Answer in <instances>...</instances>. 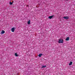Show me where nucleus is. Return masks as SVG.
Segmentation results:
<instances>
[{"mask_svg":"<svg viewBox=\"0 0 75 75\" xmlns=\"http://www.w3.org/2000/svg\"><path fill=\"white\" fill-rule=\"evenodd\" d=\"M58 42L59 43H63L64 42V40L62 39H60L59 40Z\"/></svg>","mask_w":75,"mask_h":75,"instance_id":"nucleus-1","label":"nucleus"},{"mask_svg":"<svg viewBox=\"0 0 75 75\" xmlns=\"http://www.w3.org/2000/svg\"><path fill=\"white\" fill-rule=\"evenodd\" d=\"M69 65H72V62H70V63L69 64Z\"/></svg>","mask_w":75,"mask_h":75,"instance_id":"nucleus-7","label":"nucleus"},{"mask_svg":"<svg viewBox=\"0 0 75 75\" xmlns=\"http://www.w3.org/2000/svg\"><path fill=\"white\" fill-rule=\"evenodd\" d=\"M42 55V53H40V54H39L38 55V56L39 57H41V56Z\"/></svg>","mask_w":75,"mask_h":75,"instance_id":"nucleus-8","label":"nucleus"},{"mask_svg":"<svg viewBox=\"0 0 75 75\" xmlns=\"http://www.w3.org/2000/svg\"><path fill=\"white\" fill-rule=\"evenodd\" d=\"M17 75H19L18 74H17Z\"/></svg>","mask_w":75,"mask_h":75,"instance_id":"nucleus-13","label":"nucleus"},{"mask_svg":"<svg viewBox=\"0 0 75 75\" xmlns=\"http://www.w3.org/2000/svg\"><path fill=\"white\" fill-rule=\"evenodd\" d=\"M30 22H31V21H30V20H29V21L28 22V24H30Z\"/></svg>","mask_w":75,"mask_h":75,"instance_id":"nucleus-10","label":"nucleus"},{"mask_svg":"<svg viewBox=\"0 0 75 75\" xmlns=\"http://www.w3.org/2000/svg\"><path fill=\"white\" fill-rule=\"evenodd\" d=\"M4 33H5V31H4V30H2L1 34H4Z\"/></svg>","mask_w":75,"mask_h":75,"instance_id":"nucleus-4","label":"nucleus"},{"mask_svg":"<svg viewBox=\"0 0 75 75\" xmlns=\"http://www.w3.org/2000/svg\"><path fill=\"white\" fill-rule=\"evenodd\" d=\"M12 3H13V1H12Z\"/></svg>","mask_w":75,"mask_h":75,"instance_id":"nucleus-14","label":"nucleus"},{"mask_svg":"<svg viewBox=\"0 0 75 75\" xmlns=\"http://www.w3.org/2000/svg\"><path fill=\"white\" fill-rule=\"evenodd\" d=\"M46 67V65L42 66V68H45Z\"/></svg>","mask_w":75,"mask_h":75,"instance_id":"nucleus-11","label":"nucleus"},{"mask_svg":"<svg viewBox=\"0 0 75 75\" xmlns=\"http://www.w3.org/2000/svg\"><path fill=\"white\" fill-rule=\"evenodd\" d=\"M14 30H15V28H12L11 29V31L12 32H14Z\"/></svg>","mask_w":75,"mask_h":75,"instance_id":"nucleus-2","label":"nucleus"},{"mask_svg":"<svg viewBox=\"0 0 75 75\" xmlns=\"http://www.w3.org/2000/svg\"><path fill=\"white\" fill-rule=\"evenodd\" d=\"M15 55L16 57H18V54H17V53H15Z\"/></svg>","mask_w":75,"mask_h":75,"instance_id":"nucleus-9","label":"nucleus"},{"mask_svg":"<svg viewBox=\"0 0 75 75\" xmlns=\"http://www.w3.org/2000/svg\"><path fill=\"white\" fill-rule=\"evenodd\" d=\"M63 18L67 20V19H68V18H69L68 16H65L63 17Z\"/></svg>","mask_w":75,"mask_h":75,"instance_id":"nucleus-3","label":"nucleus"},{"mask_svg":"<svg viewBox=\"0 0 75 75\" xmlns=\"http://www.w3.org/2000/svg\"><path fill=\"white\" fill-rule=\"evenodd\" d=\"M69 37H67V38H66V39H65L66 41H69Z\"/></svg>","mask_w":75,"mask_h":75,"instance_id":"nucleus-6","label":"nucleus"},{"mask_svg":"<svg viewBox=\"0 0 75 75\" xmlns=\"http://www.w3.org/2000/svg\"><path fill=\"white\" fill-rule=\"evenodd\" d=\"M53 17H54V16H49L48 17V18H49V19H51Z\"/></svg>","mask_w":75,"mask_h":75,"instance_id":"nucleus-5","label":"nucleus"},{"mask_svg":"<svg viewBox=\"0 0 75 75\" xmlns=\"http://www.w3.org/2000/svg\"><path fill=\"white\" fill-rule=\"evenodd\" d=\"M9 4H10V5H12V4H13V2H10Z\"/></svg>","mask_w":75,"mask_h":75,"instance_id":"nucleus-12","label":"nucleus"}]
</instances>
